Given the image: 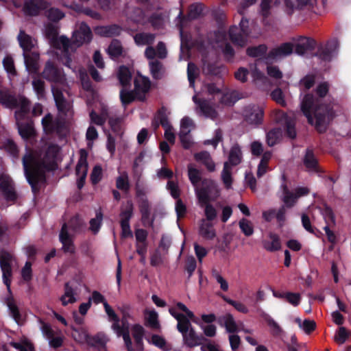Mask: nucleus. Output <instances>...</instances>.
Here are the masks:
<instances>
[{
  "label": "nucleus",
  "mask_w": 351,
  "mask_h": 351,
  "mask_svg": "<svg viewBox=\"0 0 351 351\" xmlns=\"http://www.w3.org/2000/svg\"><path fill=\"white\" fill-rule=\"evenodd\" d=\"M267 45L261 44L258 46L247 47L246 49V53L250 57L257 58L265 55L267 53Z\"/></svg>",
  "instance_id": "603ef678"
},
{
  "label": "nucleus",
  "mask_w": 351,
  "mask_h": 351,
  "mask_svg": "<svg viewBox=\"0 0 351 351\" xmlns=\"http://www.w3.org/2000/svg\"><path fill=\"white\" fill-rule=\"evenodd\" d=\"M0 103L8 108H21V112H16L19 134L23 138H28L32 136L34 134L33 128L29 124L23 125L19 123V120L23 116V113L25 112L28 109L29 102L27 99L23 97L14 99L7 91L0 90Z\"/></svg>",
  "instance_id": "7ed1b4c3"
},
{
  "label": "nucleus",
  "mask_w": 351,
  "mask_h": 351,
  "mask_svg": "<svg viewBox=\"0 0 351 351\" xmlns=\"http://www.w3.org/2000/svg\"><path fill=\"white\" fill-rule=\"evenodd\" d=\"M302 163L308 172H314L317 174L324 173L319 164V160L311 147H308L304 152L302 158Z\"/></svg>",
  "instance_id": "f8f14e48"
},
{
  "label": "nucleus",
  "mask_w": 351,
  "mask_h": 351,
  "mask_svg": "<svg viewBox=\"0 0 351 351\" xmlns=\"http://www.w3.org/2000/svg\"><path fill=\"white\" fill-rule=\"evenodd\" d=\"M117 77L121 85L125 87L130 84L132 73L128 67L125 65H122L119 68Z\"/></svg>",
  "instance_id": "4c0bfd02"
},
{
  "label": "nucleus",
  "mask_w": 351,
  "mask_h": 351,
  "mask_svg": "<svg viewBox=\"0 0 351 351\" xmlns=\"http://www.w3.org/2000/svg\"><path fill=\"white\" fill-rule=\"evenodd\" d=\"M221 180L226 189H229L232 187V177L231 173V167L227 162H225L223 164V168L221 172Z\"/></svg>",
  "instance_id": "3c124183"
},
{
  "label": "nucleus",
  "mask_w": 351,
  "mask_h": 351,
  "mask_svg": "<svg viewBox=\"0 0 351 351\" xmlns=\"http://www.w3.org/2000/svg\"><path fill=\"white\" fill-rule=\"evenodd\" d=\"M189 179L195 189L199 186V183L203 180L199 170L193 167L191 165L188 166Z\"/></svg>",
  "instance_id": "c03bdc74"
},
{
  "label": "nucleus",
  "mask_w": 351,
  "mask_h": 351,
  "mask_svg": "<svg viewBox=\"0 0 351 351\" xmlns=\"http://www.w3.org/2000/svg\"><path fill=\"white\" fill-rule=\"evenodd\" d=\"M195 192L199 203H208L214 201L220 194L217 184L210 178H203L201 186L196 187Z\"/></svg>",
  "instance_id": "423d86ee"
},
{
  "label": "nucleus",
  "mask_w": 351,
  "mask_h": 351,
  "mask_svg": "<svg viewBox=\"0 0 351 351\" xmlns=\"http://www.w3.org/2000/svg\"><path fill=\"white\" fill-rule=\"evenodd\" d=\"M243 115L247 124L258 126L263 122L264 110L258 105H249L244 108Z\"/></svg>",
  "instance_id": "6e6552de"
},
{
  "label": "nucleus",
  "mask_w": 351,
  "mask_h": 351,
  "mask_svg": "<svg viewBox=\"0 0 351 351\" xmlns=\"http://www.w3.org/2000/svg\"><path fill=\"white\" fill-rule=\"evenodd\" d=\"M14 259L12 256L7 252L0 253V265L2 271L3 283L6 285L8 291H10V284L12 277V266Z\"/></svg>",
  "instance_id": "1a4fd4ad"
},
{
  "label": "nucleus",
  "mask_w": 351,
  "mask_h": 351,
  "mask_svg": "<svg viewBox=\"0 0 351 351\" xmlns=\"http://www.w3.org/2000/svg\"><path fill=\"white\" fill-rule=\"evenodd\" d=\"M155 34L152 33H138L134 36L137 45H152L155 40Z\"/></svg>",
  "instance_id": "58836bf2"
},
{
  "label": "nucleus",
  "mask_w": 351,
  "mask_h": 351,
  "mask_svg": "<svg viewBox=\"0 0 351 351\" xmlns=\"http://www.w3.org/2000/svg\"><path fill=\"white\" fill-rule=\"evenodd\" d=\"M59 151L60 148L56 145L49 147L46 158L42 163L40 156L35 152L30 153L23 158L25 176L33 190H35L38 183L43 182L45 171L54 169V161Z\"/></svg>",
  "instance_id": "f03ea898"
},
{
  "label": "nucleus",
  "mask_w": 351,
  "mask_h": 351,
  "mask_svg": "<svg viewBox=\"0 0 351 351\" xmlns=\"http://www.w3.org/2000/svg\"><path fill=\"white\" fill-rule=\"evenodd\" d=\"M155 119L159 121L163 128L172 126L168 119L167 109L165 106H162L157 110Z\"/></svg>",
  "instance_id": "09e8293b"
},
{
  "label": "nucleus",
  "mask_w": 351,
  "mask_h": 351,
  "mask_svg": "<svg viewBox=\"0 0 351 351\" xmlns=\"http://www.w3.org/2000/svg\"><path fill=\"white\" fill-rule=\"evenodd\" d=\"M193 101L198 104L201 112L208 117H213L216 114L215 110L206 100L197 101L196 97H193Z\"/></svg>",
  "instance_id": "a18cd8bd"
},
{
  "label": "nucleus",
  "mask_w": 351,
  "mask_h": 351,
  "mask_svg": "<svg viewBox=\"0 0 351 351\" xmlns=\"http://www.w3.org/2000/svg\"><path fill=\"white\" fill-rule=\"evenodd\" d=\"M108 339L105 335L97 333L95 335H89L86 341V343L95 348L97 351H106Z\"/></svg>",
  "instance_id": "412c9836"
},
{
  "label": "nucleus",
  "mask_w": 351,
  "mask_h": 351,
  "mask_svg": "<svg viewBox=\"0 0 351 351\" xmlns=\"http://www.w3.org/2000/svg\"><path fill=\"white\" fill-rule=\"evenodd\" d=\"M176 317V320L178 321L177 324V330L181 333L184 334L189 330L191 326V321L188 319V317L184 315H178Z\"/></svg>",
  "instance_id": "49530a36"
},
{
  "label": "nucleus",
  "mask_w": 351,
  "mask_h": 351,
  "mask_svg": "<svg viewBox=\"0 0 351 351\" xmlns=\"http://www.w3.org/2000/svg\"><path fill=\"white\" fill-rule=\"evenodd\" d=\"M218 323L220 326H224L228 333H235L238 332L237 323L233 315L230 313H227L220 317L218 319Z\"/></svg>",
  "instance_id": "c85d7f7f"
},
{
  "label": "nucleus",
  "mask_w": 351,
  "mask_h": 351,
  "mask_svg": "<svg viewBox=\"0 0 351 351\" xmlns=\"http://www.w3.org/2000/svg\"><path fill=\"white\" fill-rule=\"evenodd\" d=\"M10 345L19 351H34L32 343L26 339L20 342H12Z\"/></svg>",
  "instance_id": "338daca9"
},
{
  "label": "nucleus",
  "mask_w": 351,
  "mask_h": 351,
  "mask_svg": "<svg viewBox=\"0 0 351 351\" xmlns=\"http://www.w3.org/2000/svg\"><path fill=\"white\" fill-rule=\"evenodd\" d=\"M242 152L240 146L238 144L234 145L229 152L228 162L229 165L237 166L242 162Z\"/></svg>",
  "instance_id": "f704fd0d"
},
{
  "label": "nucleus",
  "mask_w": 351,
  "mask_h": 351,
  "mask_svg": "<svg viewBox=\"0 0 351 351\" xmlns=\"http://www.w3.org/2000/svg\"><path fill=\"white\" fill-rule=\"evenodd\" d=\"M184 344L189 348H194L200 345L201 341L204 339L202 336H198L193 327L191 328L188 332L182 334Z\"/></svg>",
  "instance_id": "cd10ccee"
},
{
  "label": "nucleus",
  "mask_w": 351,
  "mask_h": 351,
  "mask_svg": "<svg viewBox=\"0 0 351 351\" xmlns=\"http://www.w3.org/2000/svg\"><path fill=\"white\" fill-rule=\"evenodd\" d=\"M241 232L246 236L250 237L254 233V228L250 221L243 218L239 222Z\"/></svg>",
  "instance_id": "69168bd1"
},
{
  "label": "nucleus",
  "mask_w": 351,
  "mask_h": 351,
  "mask_svg": "<svg viewBox=\"0 0 351 351\" xmlns=\"http://www.w3.org/2000/svg\"><path fill=\"white\" fill-rule=\"evenodd\" d=\"M199 234L206 240H213L216 237V231L211 222L202 219L199 226Z\"/></svg>",
  "instance_id": "b1692460"
},
{
  "label": "nucleus",
  "mask_w": 351,
  "mask_h": 351,
  "mask_svg": "<svg viewBox=\"0 0 351 351\" xmlns=\"http://www.w3.org/2000/svg\"><path fill=\"white\" fill-rule=\"evenodd\" d=\"M53 95L58 110L64 115L65 110V101L63 93L58 88L52 87Z\"/></svg>",
  "instance_id": "8fccbe9b"
},
{
  "label": "nucleus",
  "mask_w": 351,
  "mask_h": 351,
  "mask_svg": "<svg viewBox=\"0 0 351 351\" xmlns=\"http://www.w3.org/2000/svg\"><path fill=\"white\" fill-rule=\"evenodd\" d=\"M43 130L47 134L57 133L58 135H63L64 131V118L53 120L50 114H47L42 119Z\"/></svg>",
  "instance_id": "9b49d317"
},
{
  "label": "nucleus",
  "mask_w": 351,
  "mask_h": 351,
  "mask_svg": "<svg viewBox=\"0 0 351 351\" xmlns=\"http://www.w3.org/2000/svg\"><path fill=\"white\" fill-rule=\"evenodd\" d=\"M270 96L272 100L276 101L278 104L283 107L286 106L287 104L285 100V96L281 88H275L274 90L271 91Z\"/></svg>",
  "instance_id": "774afa93"
},
{
  "label": "nucleus",
  "mask_w": 351,
  "mask_h": 351,
  "mask_svg": "<svg viewBox=\"0 0 351 351\" xmlns=\"http://www.w3.org/2000/svg\"><path fill=\"white\" fill-rule=\"evenodd\" d=\"M329 84L324 82L318 84L315 93L319 98L312 93L306 94L301 102V110L307 118L308 123L314 125L319 133H324L330 121L335 117V112L330 104H319L320 99L328 93Z\"/></svg>",
  "instance_id": "f257e3e1"
},
{
  "label": "nucleus",
  "mask_w": 351,
  "mask_h": 351,
  "mask_svg": "<svg viewBox=\"0 0 351 351\" xmlns=\"http://www.w3.org/2000/svg\"><path fill=\"white\" fill-rule=\"evenodd\" d=\"M268 236L271 241H263V246L264 249L270 252L280 250L281 249L280 237L277 234L273 232H269Z\"/></svg>",
  "instance_id": "7c9ffc66"
},
{
  "label": "nucleus",
  "mask_w": 351,
  "mask_h": 351,
  "mask_svg": "<svg viewBox=\"0 0 351 351\" xmlns=\"http://www.w3.org/2000/svg\"><path fill=\"white\" fill-rule=\"evenodd\" d=\"M282 189L283 197L282 199L286 208H291L295 206L298 201L295 194L289 191L287 185L284 183L281 186Z\"/></svg>",
  "instance_id": "72a5a7b5"
},
{
  "label": "nucleus",
  "mask_w": 351,
  "mask_h": 351,
  "mask_svg": "<svg viewBox=\"0 0 351 351\" xmlns=\"http://www.w3.org/2000/svg\"><path fill=\"white\" fill-rule=\"evenodd\" d=\"M119 97L121 102L122 106L124 108H126L129 104L132 103L135 99H137V95L135 93V90H127L124 88H122L120 90Z\"/></svg>",
  "instance_id": "ea45409f"
},
{
  "label": "nucleus",
  "mask_w": 351,
  "mask_h": 351,
  "mask_svg": "<svg viewBox=\"0 0 351 351\" xmlns=\"http://www.w3.org/2000/svg\"><path fill=\"white\" fill-rule=\"evenodd\" d=\"M1 189L5 198L8 201H13L16 199V195L11 181L4 179L1 183Z\"/></svg>",
  "instance_id": "c9c22d12"
},
{
  "label": "nucleus",
  "mask_w": 351,
  "mask_h": 351,
  "mask_svg": "<svg viewBox=\"0 0 351 351\" xmlns=\"http://www.w3.org/2000/svg\"><path fill=\"white\" fill-rule=\"evenodd\" d=\"M139 211L141 215V222L143 226L152 228L154 226V217L151 216L150 203L143 202L138 205Z\"/></svg>",
  "instance_id": "4be33fe9"
},
{
  "label": "nucleus",
  "mask_w": 351,
  "mask_h": 351,
  "mask_svg": "<svg viewBox=\"0 0 351 351\" xmlns=\"http://www.w3.org/2000/svg\"><path fill=\"white\" fill-rule=\"evenodd\" d=\"M72 39L73 43L77 47L90 43L93 39V33L90 27L86 23L82 22L78 29L73 32Z\"/></svg>",
  "instance_id": "9d476101"
},
{
  "label": "nucleus",
  "mask_w": 351,
  "mask_h": 351,
  "mask_svg": "<svg viewBox=\"0 0 351 351\" xmlns=\"http://www.w3.org/2000/svg\"><path fill=\"white\" fill-rule=\"evenodd\" d=\"M282 138V130L280 128H274L266 134V143L269 147L278 144Z\"/></svg>",
  "instance_id": "2f4dec72"
},
{
  "label": "nucleus",
  "mask_w": 351,
  "mask_h": 351,
  "mask_svg": "<svg viewBox=\"0 0 351 351\" xmlns=\"http://www.w3.org/2000/svg\"><path fill=\"white\" fill-rule=\"evenodd\" d=\"M41 330L43 335L49 340L50 346L56 348L62 345L63 338L58 332L53 330L49 325L43 324Z\"/></svg>",
  "instance_id": "a211bd4d"
},
{
  "label": "nucleus",
  "mask_w": 351,
  "mask_h": 351,
  "mask_svg": "<svg viewBox=\"0 0 351 351\" xmlns=\"http://www.w3.org/2000/svg\"><path fill=\"white\" fill-rule=\"evenodd\" d=\"M43 75L45 78L50 81L57 82L59 79L57 69L50 63L46 64Z\"/></svg>",
  "instance_id": "6e6d98bb"
},
{
  "label": "nucleus",
  "mask_w": 351,
  "mask_h": 351,
  "mask_svg": "<svg viewBox=\"0 0 351 351\" xmlns=\"http://www.w3.org/2000/svg\"><path fill=\"white\" fill-rule=\"evenodd\" d=\"M199 75V71L197 66L193 62H189L187 66V76L191 87H194L195 81Z\"/></svg>",
  "instance_id": "13d9d810"
},
{
  "label": "nucleus",
  "mask_w": 351,
  "mask_h": 351,
  "mask_svg": "<svg viewBox=\"0 0 351 351\" xmlns=\"http://www.w3.org/2000/svg\"><path fill=\"white\" fill-rule=\"evenodd\" d=\"M121 330H113L118 337H122L128 351H134L132 347V342L130 336L129 324L125 319H122L121 325L119 324Z\"/></svg>",
  "instance_id": "aec40b11"
},
{
  "label": "nucleus",
  "mask_w": 351,
  "mask_h": 351,
  "mask_svg": "<svg viewBox=\"0 0 351 351\" xmlns=\"http://www.w3.org/2000/svg\"><path fill=\"white\" fill-rule=\"evenodd\" d=\"M116 187L125 192H128L130 190V186L128 176L126 172H123L121 176L117 178Z\"/></svg>",
  "instance_id": "4d7b16f0"
},
{
  "label": "nucleus",
  "mask_w": 351,
  "mask_h": 351,
  "mask_svg": "<svg viewBox=\"0 0 351 351\" xmlns=\"http://www.w3.org/2000/svg\"><path fill=\"white\" fill-rule=\"evenodd\" d=\"M222 299L240 313L246 314L249 312L247 307L241 302L233 300L226 295H222Z\"/></svg>",
  "instance_id": "e2e57ef3"
},
{
  "label": "nucleus",
  "mask_w": 351,
  "mask_h": 351,
  "mask_svg": "<svg viewBox=\"0 0 351 351\" xmlns=\"http://www.w3.org/2000/svg\"><path fill=\"white\" fill-rule=\"evenodd\" d=\"M190 132L191 130H187V131H180L179 133L180 143L182 144V147L185 149H190L193 145V141L190 136Z\"/></svg>",
  "instance_id": "052dcab7"
},
{
  "label": "nucleus",
  "mask_w": 351,
  "mask_h": 351,
  "mask_svg": "<svg viewBox=\"0 0 351 351\" xmlns=\"http://www.w3.org/2000/svg\"><path fill=\"white\" fill-rule=\"evenodd\" d=\"M335 50L334 43L328 42L324 47H319L315 53V56L324 61L331 60L332 54Z\"/></svg>",
  "instance_id": "473e14b6"
},
{
  "label": "nucleus",
  "mask_w": 351,
  "mask_h": 351,
  "mask_svg": "<svg viewBox=\"0 0 351 351\" xmlns=\"http://www.w3.org/2000/svg\"><path fill=\"white\" fill-rule=\"evenodd\" d=\"M102 219L103 214L101 211H98L96 213V217L90 220V229L95 234L99 232L101 226Z\"/></svg>",
  "instance_id": "0e129e2a"
},
{
  "label": "nucleus",
  "mask_w": 351,
  "mask_h": 351,
  "mask_svg": "<svg viewBox=\"0 0 351 351\" xmlns=\"http://www.w3.org/2000/svg\"><path fill=\"white\" fill-rule=\"evenodd\" d=\"M124 119L122 117L111 116L108 117V123L112 132L117 136L122 137L124 133Z\"/></svg>",
  "instance_id": "c756f323"
},
{
  "label": "nucleus",
  "mask_w": 351,
  "mask_h": 351,
  "mask_svg": "<svg viewBox=\"0 0 351 351\" xmlns=\"http://www.w3.org/2000/svg\"><path fill=\"white\" fill-rule=\"evenodd\" d=\"M261 317L265 321L268 326L272 330V333L274 335H279L282 330L278 324L267 313L262 312Z\"/></svg>",
  "instance_id": "864d4df0"
},
{
  "label": "nucleus",
  "mask_w": 351,
  "mask_h": 351,
  "mask_svg": "<svg viewBox=\"0 0 351 351\" xmlns=\"http://www.w3.org/2000/svg\"><path fill=\"white\" fill-rule=\"evenodd\" d=\"M250 34L249 21L244 17H242L239 23V27L232 26L228 31L230 40L239 47H244L247 44Z\"/></svg>",
  "instance_id": "0eeeda50"
},
{
  "label": "nucleus",
  "mask_w": 351,
  "mask_h": 351,
  "mask_svg": "<svg viewBox=\"0 0 351 351\" xmlns=\"http://www.w3.org/2000/svg\"><path fill=\"white\" fill-rule=\"evenodd\" d=\"M195 160L204 165L209 172L215 171V163L209 152L202 151L194 155Z\"/></svg>",
  "instance_id": "393cba45"
},
{
  "label": "nucleus",
  "mask_w": 351,
  "mask_h": 351,
  "mask_svg": "<svg viewBox=\"0 0 351 351\" xmlns=\"http://www.w3.org/2000/svg\"><path fill=\"white\" fill-rule=\"evenodd\" d=\"M70 229L75 232H81L84 229V223L79 215L71 217L67 221V230ZM77 256L75 254V247L71 236L67 232V265L74 266L77 264Z\"/></svg>",
  "instance_id": "39448f33"
},
{
  "label": "nucleus",
  "mask_w": 351,
  "mask_h": 351,
  "mask_svg": "<svg viewBox=\"0 0 351 351\" xmlns=\"http://www.w3.org/2000/svg\"><path fill=\"white\" fill-rule=\"evenodd\" d=\"M152 76L155 80H160L163 75V64L159 60H154L149 63Z\"/></svg>",
  "instance_id": "37998d69"
},
{
  "label": "nucleus",
  "mask_w": 351,
  "mask_h": 351,
  "mask_svg": "<svg viewBox=\"0 0 351 351\" xmlns=\"http://www.w3.org/2000/svg\"><path fill=\"white\" fill-rule=\"evenodd\" d=\"M200 206H204V214L206 218V221H212L217 217V210L210 202L208 203H199Z\"/></svg>",
  "instance_id": "680f3d73"
},
{
  "label": "nucleus",
  "mask_w": 351,
  "mask_h": 351,
  "mask_svg": "<svg viewBox=\"0 0 351 351\" xmlns=\"http://www.w3.org/2000/svg\"><path fill=\"white\" fill-rule=\"evenodd\" d=\"M87 171L88 164L86 159L81 156L75 167L76 175L78 176L77 186L79 190L82 189L84 186Z\"/></svg>",
  "instance_id": "6ab92c4d"
},
{
  "label": "nucleus",
  "mask_w": 351,
  "mask_h": 351,
  "mask_svg": "<svg viewBox=\"0 0 351 351\" xmlns=\"http://www.w3.org/2000/svg\"><path fill=\"white\" fill-rule=\"evenodd\" d=\"M106 52L110 59L113 60H117L123 56V47L121 41L118 39H112L106 49Z\"/></svg>",
  "instance_id": "bb28decb"
},
{
  "label": "nucleus",
  "mask_w": 351,
  "mask_h": 351,
  "mask_svg": "<svg viewBox=\"0 0 351 351\" xmlns=\"http://www.w3.org/2000/svg\"><path fill=\"white\" fill-rule=\"evenodd\" d=\"M321 213L324 217V221L326 225L335 226L336 218L333 210L330 206L326 204H324L323 208L321 210Z\"/></svg>",
  "instance_id": "a19ab883"
},
{
  "label": "nucleus",
  "mask_w": 351,
  "mask_h": 351,
  "mask_svg": "<svg viewBox=\"0 0 351 351\" xmlns=\"http://www.w3.org/2000/svg\"><path fill=\"white\" fill-rule=\"evenodd\" d=\"M47 3L43 0H29L24 5V11L29 15L36 14L40 10L46 9Z\"/></svg>",
  "instance_id": "a878e982"
},
{
  "label": "nucleus",
  "mask_w": 351,
  "mask_h": 351,
  "mask_svg": "<svg viewBox=\"0 0 351 351\" xmlns=\"http://www.w3.org/2000/svg\"><path fill=\"white\" fill-rule=\"evenodd\" d=\"M17 39L23 50L26 69L31 74L36 73L39 69V55L36 52L28 54V52L36 47V40L23 30L20 31Z\"/></svg>",
  "instance_id": "20e7f679"
},
{
  "label": "nucleus",
  "mask_w": 351,
  "mask_h": 351,
  "mask_svg": "<svg viewBox=\"0 0 351 351\" xmlns=\"http://www.w3.org/2000/svg\"><path fill=\"white\" fill-rule=\"evenodd\" d=\"M134 90L137 95V100L145 101L146 99L145 94L149 92L151 87V82L147 77L138 75L135 77L134 81Z\"/></svg>",
  "instance_id": "ddd939ff"
},
{
  "label": "nucleus",
  "mask_w": 351,
  "mask_h": 351,
  "mask_svg": "<svg viewBox=\"0 0 351 351\" xmlns=\"http://www.w3.org/2000/svg\"><path fill=\"white\" fill-rule=\"evenodd\" d=\"M134 204L131 200L127 201L125 207L121 210L120 223H130L131 218L133 216Z\"/></svg>",
  "instance_id": "79ce46f5"
},
{
  "label": "nucleus",
  "mask_w": 351,
  "mask_h": 351,
  "mask_svg": "<svg viewBox=\"0 0 351 351\" xmlns=\"http://www.w3.org/2000/svg\"><path fill=\"white\" fill-rule=\"evenodd\" d=\"M202 11V8L201 4H192L189 7V12L186 16H182V12H180L179 16H182V20H184L187 18L188 20L191 21L196 19L199 16Z\"/></svg>",
  "instance_id": "5fc2aeb1"
},
{
  "label": "nucleus",
  "mask_w": 351,
  "mask_h": 351,
  "mask_svg": "<svg viewBox=\"0 0 351 351\" xmlns=\"http://www.w3.org/2000/svg\"><path fill=\"white\" fill-rule=\"evenodd\" d=\"M95 33L101 37L110 38L121 34V27L117 24L99 25L94 28Z\"/></svg>",
  "instance_id": "dca6fc26"
},
{
  "label": "nucleus",
  "mask_w": 351,
  "mask_h": 351,
  "mask_svg": "<svg viewBox=\"0 0 351 351\" xmlns=\"http://www.w3.org/2000/svg\"><path fill=\"white\" fill-rule=\"evenodd\" d=\"M3 66L10 78L16 75L14 60L12 57L8 56L5 57L3 60Z\"/></svg>",
  "instance_id": "bf43d9fd"
},
{
  "label": "nucleus",
  "mask_w": 351,
  "mask_h": 351,
  "mask_svg": "<svg viewBox=\"0 0 351 351\" xmlns=\"http://www.w3.org/2000/svg\"><path fill=\"white\" fill-rule=\"evenodd\" d=\"M5 304L8 308L10 315L16 322L19 323L22 320V317L14 299L12 296L8 297L5 300Z\"/></svg>",
  "instance_id": "e433bc0d"
},
{
  "label": "nucleus",
  "mask_w": 351,
  "mask_h": 351,
  "mask_svg": "<svg viewBox=\"0 0 351 351\" xmlns=\"http://www.w3.org/2000/svg\"><path fill=\"white\" fill-rule=\"evenodd\" d=\"M278 121L284 125L285 136L290 139H295L297 136L295 129V121L292 117L288 116L282 111L278 113Z\"/></svg>",
  "instance_id": "4468645a"
},
{
  "label": "nucleus",
  "mask_w": 351,
  "mask_h": 351,
  "mask_svg": "<svg viewBox=\"0 0 351 351\" xmlns=\"http://www.w3.org/2000/svg\"><path fill=\"white\" fill-rule=\"evenodd\" d=\"M293 45L291 43H285L279 47L272 49L267 54V60H275L277 58L287 56L292 53Z\"/></svg>",
  "instance_id": "f3484780"
},
{
  "label": "nucleus",
  "mask_w": 351,
  "mask_h": 351,
  "mask_svg": "<svg viewBox=\"0 0 351 351\" xmlns=\"http://www.w3.org/2000/svg\"><path fill=\"white\" fill-rule=\"evenodd\" d=\"M104 310L106 313L108 315L109 320L112 321L113 324L112 325V330H121L119 328V317L116 314L112 308V307L109 305L108 302L104 303Z\"/></svg>",
  "instance_id": "de8ad7c7"
},
{
  "label": "nucleus",
  "mask_w": 351,
  "mask_h": 351,
  "mask_svg": "<svg viewBox=\"0 0 351 351\" xmlns=\"http://www.w3.org/2000/svg\"><path fill=\"white\" fill-rule=\"evenodd\" d=\"M316 41L311 38L300 36L295 46V51L298 55H304L308 51H311L316 47Z\"/></svg>",
  "instance_id": "2eb2a0df"
},
{
  "label": "nucleus",
  "mask_w": 351,
  "mask_h": 351,
  "mask_svg": "<svg viewBox=\"0 0 351 351\" xmlns=\"http://www.w3.org/2000/svg\"><path fill=\"white\" fill-rule=\"evenodd\" d=\"M47 34L51 38L53 46L60 51L61 54L66 52V37L62 36L57 37L58 32L53 27L51 29H47Z\"/></svg>",
  "instance_id": "5701e85b"
}]
</instances>
